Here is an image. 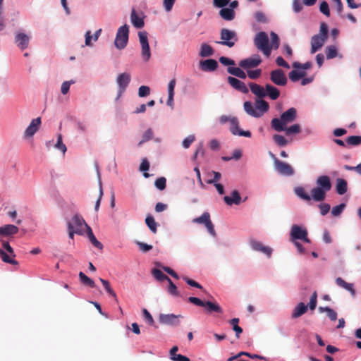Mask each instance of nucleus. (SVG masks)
I'll return each instance as SVG.
<instances>
[{"label":"nucleus","mask_w":361,"mask_h":361,"mask_svg":"<svg viewBox=\"0 0 361 361\" xmlns=\"http://www.w3.org/2000/svg\"><path fill=\"white\" fill-rule=\"evenodd\" d=\"M283 131H285L286 135L297 134L300 132V126L298 123L294 124L290 127H287V126H284Z\"/></svg>","instance_id":"79ce46f5"},{"label":"nucleus","mask_w":361,"mask_h":361,"mask_svg":"<svg viewBox=\"0 0 361 361\" xmlns=\"http://www.w3.org/2000/svg\"><path fill=\"white\" fill-rule=\"evenodd\" d=\"M254 44L267 57L270 56L271 47L269 46V37L265 32H259L256 35L254 39Z\"/></svg>","instance_id":"7ed1b4c3"},{"label":"nucleus","mask_w":361,"mask_h":361,"mask_svg":"<svg viewBox=\"0 0 361 361\" xmlns=\"http://www.w3.org/2000/svg\"><path fill=\"white\" fill-rule=\"evenodd\" d=\"M348 183L345 179L337 178L336 190L338 195H343L347 192Z\"/></svg>","instance_id":"473e14b6"},{"label":"nucleus","mask_w":361,"mask_h":361,"mask_svg":"<svg viewBox=\"0 0 361 361\" xmlns=\"http://www.w3.org/2000/svg\"><path fill=\"white\" fill-rule=\"evenodd\" d=\"M307 310V305L300 302L293 310L292 318L295 319L304 314Z\"/></svg>","instance_id":"7c9ffc66"},{"label":"nucleus","mask_w":361,"mask_h":361,"mask_svg":"<svg viewBox=\"0 0 361 361\" xmlns=\"http://www.w3.org/2000/svg\"><path fill=\"white\" fill-rule=\"evenodd\" d=\"M305 75L306 73L305 71H298L296 70H293L288 74L290 80L293 82H297Z\"/></svg>","instance_id":"58836bf2"},{"label":"nucleus","mask_w":361,"mask_h":361,"mask_svg":"<svg viewBox=\"0 0 361 361\" xmlns=\"http://www.w3.org/2000/svg\"><path fill=\"white\" fill-rule=\"evenodd\" d=\"M228 82L231 85V86L233 87L234 89L238 90L244 94L248 93V92H249L248 88L247 87L245 84L243 82L240 81V80H238L235 78L229 76L228 78Z\"/></svg>","instance_id":"412c9836"},{"label":"nucleus","mask_w":361,"mask_h":361,"mask_svg":"<svg viewBox=\"0 0 361 361\" xmlns=\"http://www.w3.org/2000/svg\"><path fill=\"white\" fill-rule=\"evenodd\" d=\"M229 323L233 326V330L235 332V336L238 338L240 334L243 332V329L238 326L239 319L233 318L230 320Z\"/></svg>","instance_id":"37998d69"},{"label":"nucleus","mask_w":361,"mask_h":361,"mask_svg":"<svg viewBox=\"0 0 361 361\" xmlns=\"http://www.w3.org/2000/svg\"><path fill=\"white\" fill-rule=\"evenodd\" d=\"M30 36L23 32H16L14 36V43L20 49L25 50L29 46Z\"/></svg>","instance_id":"9b49d317"},{"label":"nucleus","mask_w":361,"mask_h":361,"mask_svg":"<svg viewBox=\"0 0 361 361\" xmlns=\"http://www.w3.org/2000/svg\"><path fill=\"white\" fill-rule=\"evenodd\" d=\"M345 207V204L341 203L339 205L334 207L331 210V214L334 216H339Z\"/></svg>","instance_id":"6e6d98bb"},{"label":"nucleus","mask_w":361,"mask_h":361,"mask_svg":"<svg viewBox=\"0 0 361 361\" xmlns=\"http://www.w3.org/2000/svg\"><path fill=\"white\" fill-rule=\"evenodd\" d=\"M243 106L244 110L248 115L255 118L260 117V114H258L257 109H256L255 106L253 105L251 102H245Z\"/></svg>","instance_id":"c756f323"},{"label":"nucleus","mask_w":361,"mask_h":361,"mask_svg":"<svg viewBox=\"0 0 361 361\" xmlns=\"http://www.w3.org/2000/svg\"><path fill=\"white\" fill-rule=\"evenodd\" d=\"M204 307L206 308L207 312L209 313H212V312L223 313L222 308L216 302L207 301V302H205Z\"/></svg>","instance_id":"2f4dec72"},{"label":"nucleus","mask_w":361,"mask_h":361,"mask_svg":"<svg viewBox=\"0 0 361 361\" xmlns=\"http://www.w3.org/2000/svg\"><path fill=\"white\" fill-rule=\"evenodd\" d=\"M41 125L40 117L33 119L24 132V137H31L39 130Z\"/></svg>","instance_id":"a211bd4d"},{"label":"nucleus","mask_w":361,"mask_h":361,"mask_svg":"<svg viewBox=\"0 0 361 361\" xmlns=\"http://www.w3.org/2000/svg\"><path fill=\"white\" fill-rule=\"evenodd\" d=\"M218 67V63L214 59H207L200 62V68L203 71H214Z\"/></svg>","instance_id":"b1692460"},{"label":"nucleus","mask_w":361,"mask_h":361,"mask_svg":"<svg viewBox=\"0 0 361 361\" xmlns=\"http://www.w3.org/2000/svg\"><path fill=\"white\" fill-rule=\"evenodd\" d=\"M250 245L252 250L262 252L268 257H270L272 254V249L271 247L264 245L261 242L257 240L250 239Z\"/></svg>","instance_id":"f3484780"},{"label":"nucleus","mask_w":361,"mask_h":361,"mask_svg":"<svg viewBox=\"0 0 361 361\" xmlns=\"http://www.w3.org/2000/svg\"><path fill=\"white\" fill-rule=\"evenodd\" d=\"M183 279L190 286L195 287L199 289L203 288L202 286L199 283L196 282L195 281H194L187 276H183Z\"/></svg>","instance_id":"774afa93"},{"label":"nucleus","mask_w":361,"mask_h":361,"mask_svg":"<svg viewBox=\"0 0 361 361\" xmlns=\"http://www.w3.org/2000/svg\"><path fill=\"white\" fill-rule=\"evenodd\" d=\"M262 63V59L258 54H255L250 58L241 60L239 66L243 69L248 70L257 67Z\"/></svg>","instance_id":"ddd939ff"},{"label":"nucleus","mask_w":361,"mask_h":361,"mask_svg":"<svg viewBox=\"0 0 361 361\" xmlns=\"http://www.w3.org/2000/svg\"><path fill=\"white\" fill-rule=\"evenodd\" d=\"M153 137V132L151 128H148L142 135V139L139 142V145H141L142 143L149 141Z\"/></svg>","instance_id":"5fc2aeb1"},{"label":"nucleus","mask_w":361,"mask_h":361,"mask_svg":"<svg viewBox=\"0 0 361 361\" xmlns=\"http://www.w3.org/2000/svg\"><path fill=\"white\" fill-rule=\"evenodd\" d=\"M195 137L193 135H188L183 141L182 145L184 148L188 149L190 145L195 141Z\"/></svg>","instance_id":"bf43d9fd"},{"label":"nucleus","mask_w":361,"mask_h":361,"mask_svg":"<svg viewBox=\"0 0 361 361\" xmlns=\"http://www.w3.org/2000/svg\"><path fill=\"white\" fill-rule=\"evenodd\" d=\"M271 81L276 85L285 86L287 84V78L281 69H276L270 73Z\"/></svg>","instance_id":"f8f14e48"},{"label":"nucleus","mask_w":361,"mask_h":361,"mask_svg":"<svg viewBox=\"0 0 361 361\" xmlns=\"http://www.w3.org/2000/svg\"><path fill=\"white\" fill-rule=\"evenodd\" d=\"M192 222L198 224H204L209 234L214 237L216 236V231L210 219V214L209 212H204L200 216L195 218L192 220Z\"/></svg>","instance_id":"1a4fd4ad"},{"label":"nucleus","mask_w":361,"mask_h":361,"mask_svg":"<svg viewBox=\"0 0 361 361\" xmlns=\"http://www.w3.org/2000/svg\"><path fill=\"white\" fill-rule=\"evenodd\" d=\"M224 202L226 204L231 206L232 204L238 205L241 202V197L239 192L236 190L232 191L231 197L225 196L224 197Z\"/></svg>","instance_id":"5701e85b"},{"label":"nucleus","mask_w":361,"mask_h":361,"mask_svg":"<svg viewBox=\"0 0 361 361\" xmlns=\"http://www.w3.org/2000/svg\"><path fill=\"white\" fill-rule=\"evenodd\" d=\"M319 311L323 312H326L327 313L328 317L332 321H336L337 319V313L331 308L329 307H320L319 308Z\"/></svg>","instance_id":"a18cd8bd"},{"label":"nucleus","mask_w":361,"mask_h":361,"mask_svg":"<svg viewBox=\"0 0 361 361\" xmlns=\"http://www.w3.org/2000/svg\"><path fill=\"white\" fill-rule=\"evenodd\" d=\"M1 241L2 247L4 249L3 250L0 248V257L2 261L13 265L18 264V262L13 259L16 257V255L13 249L9 245L8 242L2 240Z\"/></svg>","instance_id":"39448f33"},{"label":"nucleus","mask_w":361,"mask_h":361,"mask_svg":"<svg viewBox=\"0 0 361 361\" xmlns=\"http://www.w3.org/2000/svg\"><path fill=\"white\" fill-rule=\"evenodd\" d=\"M290 235V240L291 242L301 240L307 243H311V240L308 238V233L307 229L302 228L301 226L298 225H293L291 227Z\"/></svg>","instance_id":"0eeeda50"},{"label":"nucleus","mask_w":361,"mask_h":361,"mask_svg":"<svg viewBox=\"0 0 361 361\" xmlns=\"http://www.w3.org/2000/svg\"><path fill=\"white\" fill-rule=\"evenodd\" d=\"M55 147L61 151L63 154H65L67 150L66 145L63 143L61 134H58L57 135V141L55 144Z\"/></svg>","instance_id":"8fccbe9b"},{"label":"nucleus","mask_w":361,"mask_h":361,"mask_svg":"<svg viewBox=\"0 0 361 361\" xmlns=\"http://www.w3.org/2000/svg\"><path fill=\"white\" fill-rule=\"evenodd\" d=\"M145 223L153 233H157V224L152 216L148 215L145 219Z\"/></svg>","instance_id":"4c0bfd02"},{"label":"nucleus","mask_w":361,"mask_h":361,"mask_svg":"<svg viewBox=\"0 0 361 361\" xmlns=\"http://www.w3.org/2000/svg\"><path fill=\"white\" fill-rule=\"evenodd\" d=\"M273 140L279 147L286 146L288 144L287 140L281 135L276 134L273 136Z\"/></svg>","instance_id":"de8ad7c7"},{"label":"nucleus","mask_w":361,"mask_h":361,"mask_svg":"<svg viewBox=\"0 0 361 361\" xmlns=\"http://www.w3.org/2000/svg\"><path fill=\"white\" fill-rule=\"evenodd\" d=\"M213 54L214 49L210 45L206 43H202L201 44L200 51L199 53V55L201 57H208L213 55Z\"/></svg>","instance_id":"72a5a7b5"},{"label":"nucleus","mask_w":361,"mask_h":361,"mask_svg":"<svg viewBox=\"0 0 361 361\" xmlns=\"http://www.w3.org/2000/svg\"><path fill=\"white\" fill-rule=\"evenodd\" d=\"M167 281L169 283V287H168V292H169V293H170L171 295H174V296H179L180 293H179V292L177 290V287L172 282L171 279H169Z\"/></svg>","instance_id":"3c124183"},{"label":"nucleus","mask_w":361,"mask_h":361,"mask_svg":"<svg viewBox=\"0 0 361 361\" xmlns=\"http://www.w3.org/2000/svg\"><path fill=\"white\" fill-rule=\"evenodd\" d=\"M227 71L230 74L241 79H245L247 77L246 73L240 68L238 67H228L227 68Z\"/></svg>","instance_id":"f704fd0d"},{"label":"nucleus","mask_w":361,"mask_h":361,"mask_svg":"<svg viewBox=\"0 0 361 361\" xmlns=\"http://www.w3.org/2000/svg\"><path fill=\"white\" fill-rule=\"evenodd\" d=\"M220 39L221 41L217 43L230 48L234 47L238 40L237 33L227 28H222L220 30Z\"/></svg>","instance_id":"20e7f679"},{"label":"nucleus","mask_w":361,"mask_h":361,"mask_svg":"<svg viewBox=\"0 0 361 361\" xmlns=\"http://www.w3.org/2000/svg\"><path fill=\"white\" fill-rule=\"evenodd\" d=\"M293 67L294 68H301L303 70L309 69L312 67V63L310 61H307L305 63H300L299 62H294L293 63Z\"/></svg>","instance_id":"052dcab7"},{"label":"nucleus","mask_w":361,"mask_h":361,"mask_svg":"<svg viewBox=\"0 0 361 361\" xmlns=\"http://www.w3.org/2000/svg\"><path fill=\"white\" fill-rule=\"evenodd\" d=\"M249 86L252 93L256 95L258 98H264L266 97L265 90L262 86L254 82L249 83Z\"/></svg>","instance_id":"a878e982"},{"label":"nucleus","mask_w":361,"mask_h":361,"mask_svg":"<svg viewBox=\"0 0 361 361\" xmlns=\"http://www.w3.org/2000/svg\"><path fill=\"white\" fill-rule=\"evenodd\" d=\"M139 39L141 44V54L145 61H148L151 57V52L147 39V32L145 31L138 32Z\"/></svg>","instance_id":"6e6552de"},{"label":"nucleus","mask_w":361,"mask_h":361,"mask_svg":"<svg viewBox=\"0 0 361 361\" xmlns=\"http://www.w3.org/2000/svg\"><path fill=\"white\" fill-rule=\"evenodd\" d=\"M247 74L250 79L254 80L258 78L261 75L262 71L260 69H256L254 71L247 70Z\"/></svg>","instance_id":"69168bd1"},{"label":"nucleus","mask_w":361,"mask_h":361,"mask_svg":"<svg viewBox=\"0 0 361 361\" xmlns=\"http://www.w3.org/2000/svg\"><path fill=\"white\" fill-rule=\"evenodd\" d=\"M128 35L129 26L128 25L126 24L118 29L114 41V44L117 49H123L126 47L128 42Z\"/></svg>","instance_id":"423d86ee"},{"label":"nucleus","mask_w":361,"mask_h":361,"mask_svg":"<svg viewBox=\"0 0 361 361\" xmlns=\"http://www.w3.org/2000/svg\"><path fill=\"white\" fill-rule=\"evenodd\" d=\"M346 143L350 146L360 145L361 144V136H360V135L349 136L346 139Z\"/></svg>","instance_id":"49530a36"},{"label":"nucleus","mask_w":361,"mask_h":361,"mask_svg":"<svg viewBox=\"0 0 361 361\" xmlns=\"http://www.w3.org/2000/svg\"><path fill=\"white\" fill-rule=\"evenodd\" d=\"M317 187L311 190L312 199L316 202H322L326 197V193L331 188V183L328 176H320L316 180Z\"/></svg>","instance_id":"f257e3e1"},{"label":"nucleus","mask_w":361,"mask_h":361,"mask_svg":"<svg viewBox=\"0 0 361 361\" xmlns=\"http://www.w3.org/2000/svg\"><path fill=\"white\" fill-rule=\"evenodd\" d=\"M328 26L325 23H322L320 25L319 33L317 35L322 36L323 37L327 39L328 37Z\"/></svg>","instance_id":"338daca9"},{"label":"nucleus","mask_w":361,"mask_h":361,"mask_svg":"<svg viewBox=\"0 0 361 361\" xmlns=\"http://www.w3.org/2000/svg\"><path fill=\"white\" fill-rule=\"evenodd\" d=\"M130 20L133 26L136 28H142L145 25L143 18L137 16L135 9H133L131 11Z\"/></svg>","instance_id":"c85d7f7f"},{"label":"nucleus","mask_w":361,"mask_h":361,"mask_svg":"<svg viewBox=\"0 0 361 361\" xmlns=\"http://www.w3.org/2000/svg\"><path fill=\"white\" fill-rule=\"evenodd\" d=\"M130 75L128 73H123L118 75L116 82L119 87L120 94L123 93L125 91L128 84L130 83Z\"/></svg>","instance_id":"6ab92c4d"},{"label":"nucleus","mask_w":361,"mask_h":361,"mask_svg":"<svg viewBox=\"0 0 361 361\" xmlns=\"http://www.w3.org/2000/svg\"><path fill=\"white\" fill-rule=\"evenodd\" d=\"M327 39L322 36L315 35L311 39V54H314L319 50L324 44Z\"/></svg>","instance_id":"aec40b11"},{"label":"nucleus","mask_w":361,"mask_h":361,"mask_svg":"<svg viewBox=\"0 0 361 361\" xmlns=\"http://www.w3.org/2000/svg\"><path fill=\"white\" fill-rule=\"evenodd\" d=\"M150 93V89L148 86L142 85L139 87L138 95L140 97H144L149 95Z\"/></svg>","instance_id":"680f3d73"},{"label":"nucleus","mask_w":361,"mask_h":361,"mask_svg":"<svg viewBox=\"0 0 361 361\" xmlns=\"http://www.w3.org/2000/svg\"><path fill=\"white\" fill-rule=\"evenodd\" d=\"M166 179L164 177L159 178L155 181V186L160 190L166 188Z\"/></svg>","instance_id":"4d7b16f0"},{"label":"nucleus","mask_w":361,"mask_h":361,"mask_svg":"<svg viewBox=\"0 0 361 361\" xmlns=\"http://www.w3.org/2000/svg\"><path fill=\"white\" fill-rule=\"evenodd\" d=\"M106 291L112 296L116 300H117V296L114 290L111 288L109 282L107 280L99 279Z\"/></svg>","instance_id":"c03bdc74"},{"label":"nucleus","mask_w":361,"mask_h":361,"mask_svg":"<svg viewBox=\"0 0 361 361\" xmlns=\"http://www.w3.org/2000/svg\"><path fill=\"white\" fill-rule=\"evenodd\" d=\"M271 44H269L270 47L272 49H276L279 47V39L278 35L274 32H271Z\"/></svg>","instance_id":"09e8293b"},{"label":"nucleus","mask_w":361,"mask_h":361,"mask_svg":"<svg viewBox=\"0 0 361 361\" xmlns=\"http://www.w3.org/2000/svg\"><path fill=\"white\" fill-rule=\"evenodd\" d=\"M219 16L225 20L231 21L235 18L234 10L229 8H223L219 11Z\"/></svg>","instance_id":"cd10ccee"},{"label":"nucleus","mask_w":361,"mask_h":361,"mask_svg":"<svg viewBox=\"0 0 361 361\" xmlns=\"http://www.w3.org/2000/svg\"><path fill=\"white\" fill-rule=\"evenodd\" d=\"M80 282L90 288H94L95 283L92 279L86 276L83 272L80 271L78 274Z\"/></svg>","instance_id":"e433bc0d"},{"label":"nucleus","mask_w":361,"mask_h":361,"mask_svg":"<svg viewBox=\"0 0 361 361\" xmlns=\"http://www.w3.org/2000/svg\"><path fill=\"white\" fill-rule=\"evenodd\" d=\"M239 122L237 118L231 117L230 118V130L234 135L244 136L246 137H251V133L249 130H243L239 128Z\"/></svg>","instance_id":"4468645a"},{"label":"nucleus","mask_w":361,"mask_h":361,"mask_svg":"<svg viewBox=\"0 0 361 361\" xmlns=\"http://www.w3.org/2000/svg\"><path fill=\"white\" fill-rule=\"evenodd\" d=\"M317 302V293L316 291H314L310 300L309 302V307L311 310H314L316 308Z\"/></svg>","instance_id":"e2e57ef3"},{"label":"nucleus","mask_w":361,"mask_h":361,"mask_svg":"<svg viewBox=\"0 0 361 361\" xmlns=\"http://www.w3.org/2000/svg\"><path fill=\"white\" fill-rule=\"evenodd\" d=\"M264 90L266 92V96H268L273 100H276L280 96V91L276 87L270 84H267Z\"/></svg>","instance_id":"bb28decb"},{"label":"nucleus","mask_w":361,"mask_h":361,"mask_svg":"<svg viewBox=\"0 0 361 361\" xmlns=\"http://www.w3.org/2000/svg\"><path fill=\"white\" fill-rule=\"evenodd\" d=\"M255 106L256 109H257L258 114H260V117L263 116V114L267 112L269 109V105L267 102L262 99V98H259L256 99Z\"/></svg>","instance_id":"393cba45"},{"label":"nucleus","mask_w":361,"mask_h":361,"mask_svg":"<svg viewBox=\"0 0 361 361\" xmlns=\"http://www.w3.org/2000/svg\"><path fill=\"white\" fill-rule=\"evenodd\" d=\"M68 224H72L73 229L75 231L76 234L82 235L84 233L85 230H88V227H90L85 221L82 217L80 216L75 214L71 219V221L68 222Z\"/></svg>","instance_id":"9d476101"},{"label":"nucleus","mask_w":361,"mask_h":361,"mask_svg":"<svg viewBox=\"0 0 361 361\" xmlns=\"http://www.w3.org/2000/svg\"><path fill=\"white\" fill-rule=\"evenodd\" d=\"M19 231V228L13 224H6L0 227V235L1 236H11Z\"/></svg>","instance_id":"4be33fe9"},{"label":"nucleus","mask_w":361,"mask_h":361,"mask_svg":"<svg viewBox=\"0 0 361 361\" xmlns=\"http://www.w3.org/2000/svg\"><path fill=\"white\" fill-rule=\"evenodd\" d=\"M87 237L89 238L90 242L94 247H96L97 248H99L100 250H102L103 248L102 244L99 240H97V239L93 234L92 231L90 227H88V230L87 231Z\"/></svg>","instance_id":"c9c22d12"},{"label":"nucleus","mask_w":361,"mask_h":361,"mask_svg":"<svg viewBox=\"0 0 361 361\" xmlns=\"http://www.w3.org/2000/svg\"><path fill=\"white\" fill-rule=\"evenodd\" d=\"M181 317H183L180 314H161L159 317V321L162 324L178 326L180 323L179 318Z\"/></svg>","instance_id":"2eb2a0df"},{"label":"nucleus","mask_w":361,"mask_h":361,"mask_svg":"<svg viewBox=\"0 0 361 361\" xmlns=\"http://www.w3.org/2000/svg\"><path fill=\"white\" fill-rule=\"evenodd\" d=\"M319 10L326 16L329 17L330 16L329 7L326 1H322L321 3Z\"/></svg>","instance_id":"0e129e2a"},{"label":"nucleus","mask_w":361,"mask_h":361,"mask_svg":"<svg viewBox=\"0 0 361 361\" xmlns=\"http://www.w3.org/2000/svg\"><path fill=\"white\" fill-rule=\"evenodd\" d=\"M152 274L157 281H168L170 279L168 276L164 274L160 269H153L152 270Z\"/></svg>","instance_id":"a19ab883"},{"label":"nucleus","mask_w":361,"mask_h":361,"mask_svg":"<svg viewBox=\"0 0 361 361\" xmlns=\"http://www.w3.org/2000/svg\"><path fill=\"white\" fill-rule=\"evenodd\" d=\"M294 192L297 196H298L300 198L306 200V201H310L311 197L305 192L304 188L302 187H296L294 189Z\"/></svg>","instance_id":"ea45409f"},{"label":"nucleus","mask_w":361,"mask_h":361,"mask_svg":"<svg viewBox=\"0 0 361 361\" xmlns=\"http://www.w3.org/2000/svg\"><path fill=\"white\" fill-rule=\"evenodd\" d=\"M297 117V111L292 107L283 112L281 117L274 118L271 121V128L277 132H281L284 129V126L288 123L293 122Z\"/></svg>","instance_id":"f03ea898"},{"label":"nucleus","mask_w":361,"mask_h":361,"mask_svg":"<svg viewBox=\"0 0 361 361\" xmlns=\"http://www.w3.org/2000/svg\"><path fill=\"white\" fill-rule=\"evenodd\" d=\"M74 83H75V81L73 80L63 82L62 83L61 87V93L63 94H66L69 91L71 85L74 84Z\"/></svg>","instance_id":"13d9d810"},{"label":"nucleus","mask_w":361,"mask_h":361,"mask_svg":"<svg viewBox=\"0 0 361 361\" xmlns=\"http://www.w3.org/2000/svg\"><path fill=\"white\" fill-rule=\"evenodd\" d=\"M149 169V163L146 159H144L140 164V170L144 172L143 175L145 178H148L149 176V174L147 173V171H148Z\"/></svg>","instance_id":"864d4df0"},{"label":"nucleus","mask_w":361,"mask_h":361,"mask_svg":"<svg viewBox=\"0 0 361 361\" xmlns=\"http://www.w3.org/2000/svg\"><path fill=\"white\" fill-rule=\"evenodd\" d=\"M326 58L328 59H334L337 56V49L334 46L327 47L326 49Z\"/></svg>","instance_id":"603ef678"},{"label":"nucleus","mask_w":361,"mask_h":361,"mask_svg":"<svg viewBox=\"0 0 361 361\" xmlns=\"http://www.w3.org/2000/svg\"><path fill=\"white\" fill-rule=\"evenodd\" d=\"M274 168L279 173L286 176H293L295 173L293 168L289 164L280 160L276 161Z\"/></svg>","instance_id":"dca6fc26"}]
</instances>
